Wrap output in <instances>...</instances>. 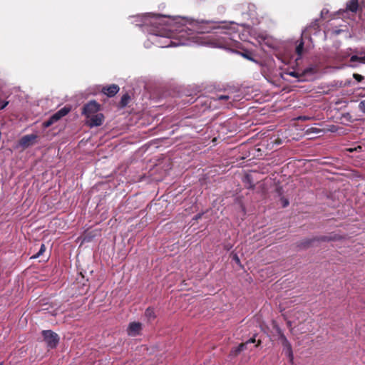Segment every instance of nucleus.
I'll return each mask as SVG.
<instances>
[{
	"mask_svg": "<svg viewBox=\"0 0 365 365\" xmlns=\"http://www.w3.org/2000/svg\"><path fill=\"white\" fill-rule=\"evenodd\" d=\"M104 121V115L101 113H98L93 115L90 116L87 118L86 124L91 127H97L103 124Z\"/></svg>",
	"mask_w": 365,
	"mask_h": 365,
	"instance_id": "39448f33",
	"label": "nucleus"
},
{
	"mask_svg": "<svg viewBox=\"0 0 365 365\" xmlns=\"http://www.w3.org/2000/svg\"><path fill=\"white\" fill-rule=\"evenodd\" d=\"M120 87L117 84L109 86L97 85L93 88V91H119Z\"/></svg>",
	"mask_w": 365,
	"mask_h": 365,
	"instance_id": "6e6552de",
	"label": "nucleus"
},
{
	"mask_svg": "<svg viewBox=\"0 0 365 365\" xmlns=\"http://www.w3.org/2000/svg\"><path fill=\"white\" fill-rule=\"evenodd\" d=\"M274 329H275L276 333H277V334L278 336V340L280 341L282 344H283L285 342L288 341V339H287V337L284 334L282 330L280 329V327L279 326H277V325L274 326Z\"/></svg>",
	"mask_w": 365,
	"mask_h": 365,
	"instance_id": "9b49d317",
	"label": "nucleus"
},
{
	"mask_svg": "<svg viewBox=\"0 0 365 365\" xmlns=\"http://www.w3.org/2000/svg\"><path fill=\"white\" fill-rule=\"evenodd\" d=\"M8 101H2L1 98L0 97V110L4 109L8 105Z\"/></svg>",
	"mask_w": 365,
	"mask_h": 365,
	"instance_id": "4be33fe9",
	"label": "nucleus"
},
{
	"mask_svg": "<svg viewBox=\"0 0 365 365\" xmlns=\"http://www.w3.org/2000/svg\"><path fill=\"white\" fill-rule=\"evenodd\" d=\"M287 324H288V326H291V322H287Z\"/></svg>",
	"mask_w": 365,
	"mask_h": 365,
	"instance_id": "4c0bfd02",
	"label": "nucleus"
},
{
	"mask_svg": "<svg viewBox=\"0 0 365 365\" xmlns=\"http://www.w3.org/2000/svg\"><path fill=\"white\" fill-rule=\"evenodd\" d=\"M240 53L246 59L254 61L252 53L250 51H245L244 52H240Z\"/></svg>",
	"mask_w": 365,
	"mask_h": 365,
	"instance_id": "f3484780",
	"label": "nucleus"
},
{
	"mask_svg": "<svg viewBox=\"0 0 365 365\" xmlns=\"http://www.w3.org/2000/svg\"><path fill=\"white\" fill-rule=\"evenodd\" d=\"M359 9V0H351L346 3V11L356 13Z\"/></svg>",
	"mask_w": 365,
	"mask_h": 365,
	"instance_id": "9d476101",
	"label": "nucleus"
},
{
	"mask_svg": "<svg viewBox=\"0 0 365 365\" xmlns=\"http://www.w3.org/2000/svg\"><path fill=\"white\" fill-rule=\"evenodd\" d=\"M37 135L35 134L26 135L21 138L19 144L24 148H28L34 144Z\"/></svg>",
	"mask_w": 365,
	"mask_h": 365,
	"instance_id": "0eeeda50",
	"label": "nucleus"
},
{
	"mask_svg": "<svg viewBox=\"0 0 365 365\" xmlns=\"http://www.w3.org/2000/svg\"><path fill=\"white\" fill-rule=\"evenodd\" d=\"M145 315L149 319H154L155 318L154 309L151 307H148L146 309L145 312Z\"/></svg>",
	"mask_w": 365,
	"mask_h": 365,
	"instance_id": "dca6fc26",
	"label": "nucleus"
},
{
	"mask_svg": "<svg viewBox=\"0 0 365 365\" xmlns=\"http://www.w3.org/2000/svg\"><path fill=\"white\" fill-rule=\"evenodd\" d=\"M0 365H2L1 364H0Z\"/></svg>",
	"mask_w": 365,
	"mask_h": 365,
	"instance_id": "58836bf2",
	"label": "nucleus"
},
{
	"mask_svg": "<svg viewBox=\"0 0 365 365\" xmlns=\"http://www.w3.org/2000/svg\"><path fill=\"white\" fill-rule=\"evenodd\" d=\"M281 202L283 207H286L289 205V200L284 197H281Z\"/></svg>",
	"mask_w": 365,
	"mask_h": 365,
	"instance_id": "5701e85b",
	"label": "nucleus"
},
{
	"mask_svg": "<svg viewBox=\"0 0 365 365\" xmlns=\"http://www.w3.org/2000/svg\"><path fill=\"white\" fill-rule=\"evenodd\" d=\"M227 43H221V44H220V46H227Z\"/></svg>",
	"mask_w": 365,
	"mask_h": 365,
	"instance_id": "c9c22d12",
	"label": "nucleus"
},
{
	"mask_svg": "<svg viewBox=\"0 0 365 365\" xmlns=\"http://www.w3.org/2000/svg\"><path fill=\"white\" fill-rule=\"evenodd\" d=\"M350 62L354 63V62H359L361 63L365 64V55L364 56H357V55H353L350 58Z\"/></svg>",
	"mask_w": 365,
	"mask_h": 365,
	"instance_id": "ddd939ff",
	"label": "nucleus"
},
{
	"mask_svg": "<svg viewBox=\"0 0 365 365\" xmlns=\"http://www.w3.org/2000/svg\"><path fill=\"white\" fill-rule=\"evenodd\" d=\"M199 32H200V33H208L209 30H207V29H201L200 31H199Z\"/></svg>",
	"mask_w": 365,
	"mask_h": 365,
	"instance_id": "72a5a7b5",
	"label": "nucleus"
},
{
	"mask_svg": "<svg viewBox=\"0 0 365 365\" xmlns=\"http://www.w3.org/2000/svg\"><path fill=\"white\" fill-rule=\"evenodd\" d=\"M239 347H240V349H242V351H244L245 349H246V348H247V344H246V343H245H245H241L240 344H239Z\"/></svg>",
	"mask_w": 365,
	"mask_h": 365,
	"instance_id": "7c9ffc66",
	"label": "nucleus"
},
{
	"mask_svg": "<svg viewBox=\"0 0 365 365\" xmlns=\"http://www.w3.org/2000/svg\"><path fill=\"white\" fill-rule=\"evenodd\" d=\"M310 119H311L310 117H308V116H306V115H302V116H299L297 118V120H302V121L308 120H310Z\"/></svg>",
	"mask_w": 365,
	"mask_h": 365,
	"instance_id": "cd10ccee",
	"label": "nucleus"
},
{
	"mask_svg": "<svg viewBox=\"0 0 365 365\" xmlns=\"http://www.w3.org/2000/svg\"><path fill=\"white\" fill-rule=\"evenodd\" d=\"M130 100V96L128 95V93H125L121 98V100L120 101V108L125 107L128 104Z\"/></svg>",
	"mask_w": 365,
	"mask_h": 365,
	"instance_id": "f8f14e48",
	"label": "nucleus"
},
{
	"mask_svg": "<svg viewBox=\"0 0 365 365\" xmlns=\"http://www.w3.org/2000/svg\"><path fill=\"white\" fill-rule=\"evenodd\" d=\"M217 98L219 100H228L230 98V96L227 95H221Z\"/></svg>",
	"mask_w": 365,
	"mask_h": 365,
	"instance_id": "c85d7f7f",
	"label": "nucleus"
},
{
	"mask_svg": "<svg viewBox=\"0 0 365 365\" xmlns=\"http://www.w3.org/2000/svg\"><path fill=\"white\" fill-rule=\"evenodd\" d=\"M41 334L48 347L51 349L56 347L59 342V337L56 333L51 330H43Z\"/></svg>",
	"mask_w": 365,
	"mask_h": 365,
	"instance_id": "f03ea898",
	"label": "nucleus"
},
{
	"mask_svg": "<svg viewBox=\"0 0 365 365\" xmlns=\"http://www.w3.org/2000/svg\"><path fill=\"white\" fill-rule=\"evenodd\" d=\"M168 46H170V43H168V44H167V45L163 46V47H168Z\"/></svg>",
	"mask_w": 365,
	"mask_h": 365,
	"instance_id": "e433bc0d",
	"label": "nucleus"
},
{
	"mask_svg": "<svg viewBox=\"0 0 365 365\" xmlns=\"http://www.w3.org/2000/svg\"><path fill=\"white\" fill-rule=\"evenodd\" d=\"M234 259L236 261L237 263H240V259H239V257H237V255H235L234 256Z\"/></svg>",
	"mask_w": 365,
	"mask_h": 365,
	"instance_id": "473e14b6",
	"label": "nucleus"
},
{
	"mask_svg": "<svg viewBox=\"0 0 365 365\" xmlns=\"http://www.w3.org/2000/svg\"><path fill=\"white\" fill-rule=\"evenodd\" d=\"M359 107L361 111L365 113V100L360 102Z\"/></svg>",
	"mask_w": 365,
	"mask_h": 365,
	"instance_id": "a878e982",
	"label": "nucleus"
},
{
	"mask_svg": "<svg viewBox=\"0 0 365 365\" xmlns=\"http://www.w3.org/2000/svg\"><path fill=\"white\" fill-rule=\"evenodd\" d=\"M256 336L257 334H254V336L250 339L249 340H247L245 343L247 345L248 344H251V343H255L256 342Z\"/></svg>",
	"mask_w": 365,
	"mask_h": 365,
	"instance_id": "bb28decb",
	"label": "nucleus"
},
{
	"mask_svg": "<svg viewBox=\"0 0 365 365\" xmlns=\"http://www.w3.org/2000/svg\"><path fill=\"white\" fill-rule=\"evenodd\" d=\"M242 351V349H240L239 346H237V347H234L231 350V354L233 355V356H237L238 355L240 352Z\"/></svg>",
	"mask_w": 365,
	"mask_h": 365,
	"instance_id": "412c9836",
	"label": "nucleus"
},
{
	"mask_svg": "<svg viewBox=\"0 0 365 365\" xmlns=\"http://www.w3.org/2000/svg\"><path fill=\"white\" fill-rule=\"evenodd\" d=\"M282 346L285 355L289 359L290 362L292 363L294 360V354L290 342L288 341L283 344Z\"/></svg>",
	"mask_w": 365,
	"mask_h": 365,
	"instance_id": "1a4fd4ad",
	"label": "nucleus"
},
{
	"mask_svg": "<svg viewBox=\"0 0 365 365\" xmlns=\"http://www.w3.org/2000/svg\"><path fill=\"white\" fill-rule=\"evenodd\" d=\"M46 251V246L44 244H41L39 250L31 257V259H36L41 256Z\"/></svg>",
	"mask_w": 365,
	"mask_h": 365,
	"instance_id": "2eb2a0df",
	"label": "nucleus"
},
{
	"mask_svg": "<svg viewBox=\"0 0 365 365\" xmlns=\"http://www.w3.org/2000/svg\"><path fill=\"white\" fill-rule=\"evenodd\" d=\"M262 341L261 340H258L256 344V346H259L261 344Z\"/></svg>",
	"mask_w": 365,
	"mask_h": 365,
	"instance_id": "f704fd0d",
	"label": "nucleus"
},
{
	"mask_svg": "<svg viewBox=\"0 0 365 365\" xmlns=\"http://www.w3.org/2000/svg\"><path fill=\"white\" fill-rule=\"evenodd\" d=\"M341 239V237L338 235H332L330 236H322L318 238H313L310 240H307L301 243L299 245L302 247H308L314 241H322V242H329V241H337Z\"/></svg>",
	"mask_w": 365,
	"mask_h": 365,
	"instance_id": "20e7f679",
	"label": "nucleus"
},
{
	"mask_svg": "<svg viewBox=\"0 0 365 365\" xmlns=\"http://www.w3.org/2000/svg\"><path fill=\"white\" fill-rule=\"evenodd\" d=\"M51 120H53V121L54 123L57 122L58 120H59L61 119L60 116H58V115H57V113H55L54 114H53V115L51 116Z\"/></svg>",
	"mask_w": 365,
	"mask_h": 365,
	"instance_id": "b1692460",
	"label": "nucleus"
},
{
	"mask_svg": "<svg viewBox=\"0 0 365 365\" xmlns=\"http://www.w3.org/2000/svg\"><path fill=\"white\" fill-rule=\"evenodd\" d=\"M71 111V108L69 107L65 106L61 108L59 110L56 112L57 115L60 116L61 118L66 115Z\"/></svg>",
	"mask_w": 365,
	"mask_h": 365,
	"instance_id": "4468645a",
	"label": "nucleus"
},
{
	"mask_svg": "<svg viewBox=\"0 0 365 365\" xmlns=\"http://www.w3.org/2000/svg\"><path fill=\"white\" fill-rule=\"evenodd\" d=\"M105 93L107 95V96H108V97L111 98V97L115 96V95L117 93Z\"/></svg>",
	"mask_w": 365,
	"mask_h": 365,
	"instance_id": "2f4dec72",
	"label": "nucleus"
},
{
	"mask_svg": "<svg viewBox=\"0 0 365 365\" xmlns=\"http://www.w3.org/2000/svg\"><path fill=\"white\" fill-rule=\"evenodd\" d=\"M353 76L358 82H360L364 78V76L358 73H354Z\"/></svg>",
	"mask_w": 365,
	"mask_h": 365,
	"instance_id": "393cba45",
	"label": "nucleus"
},
{
	"mask_svg": "<svg viewBox=\"0 0 365 365\" xmlns=\"http://www.w3.org/2000/svg\"><path fill=\"white\" fill-rule=\"evenodd\" d=\"M304 49V42L302 41L296 47V53L301 56Z\"/></svg>",
	"mask_w": 365,
	"mask_h": 365,
	"instance_id": "a211bd4d",
	"label": "nucleus"
},
{
	"mask_svg": "<svg viewBox=\"0 0 365 365\" xmlns=\"http://www.w3.org/2000/svg\"><path fill=\"white\" fill-rule=\"evenodd\" d=\"M361 150V146H357V147H356L354 148H349V149H348V150L349 152L357 151V150Z\"/></svg>",
	"mask_w": 365,
	"mask_h": 365,
	"instance_id": "c756f323",
	"label": "nucleus"
},
{
	"mask_svg": "<svg viewBox=\"0 0 365 365\" xmlns=\"http://www.w3.org/2000/svg\"><path fill=\"white\" fill-rule=\"evenodd\" d=\"M53 123H55L53 120H51V118L50 117L47 120H45L44 122H43L42 123V127L43 128H47L48 127H50L51 125H52Z\"/></svg>",
	"mask_w": 365,
	"mask_h": 365,
	"instance_id": "6ab92c4d",
	"label": "nucleus"
},
{
	"mask_svg": "<svg viewBox=\"0 0 365 365\" xmlns=\"http://www.w3.org/2000/svg\"><path fill=\"white\" fill-rule=\"evenodd\" d=\"M142 329V324L140 322H131L129 324L127 332L129 336H135L140 334Z\"/></svg>",
	"mask_w": 365,
	"mask_h": 365,
	"instance_id": "423d86ee",
	"label": "nucleus"
},
{
	"mask_svg": "<svg viewBox=\"0 0 365 365\" xmlns=\"http://www.w3.org/2000/svg\"><path fill=\"white\" fill-rule=\"evenodd\" d=\"M309 29H314L315 31H317L319 29V24L318 22V20H315L314 22H312L309 27Z\"/></svg>",
	"mask_w": 365,
	"mask_h": 365,
	"instance_id": "aec40b11",
	"label": "nucleus"
},
{
	"mask_svg": "<svg viewBox=\"0 0 365 365\" xmlns=\"http://www.w3.org/2000/svg\"><path fill=\"white\" fill-rule=\"evenodd\" d=\"M100 110V105L95 101H91L83 107L82 114L84 115L86 118L93 115L98 113Z\"/></svg>",
	"mask_w": 365,
	"mask_h": 365,
	"instance_id": "7ed1b4c3",
	"label": "nucleus"
},
{
	"mask_svg": "<svg viewBox=\"0 0 365 365\" xmlns=\"http://www.w3.org/2000/svg\"><path fill=\"white\" fill-rule=\"evenodd\" d=\"M165 19L160 15L145 17L143 25V31L151 35L170 38L172 33L165 26Z\"/></svg>",
	"mask_w": 365,
	"mask_h": 365,
	"instance_id": "f257e3e1",
	"label": "nucleus"
}]
</instances>
